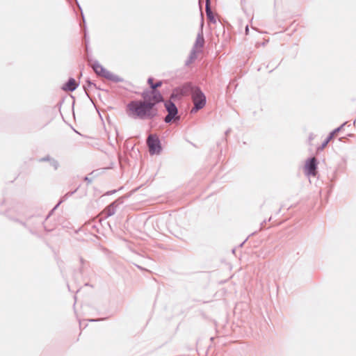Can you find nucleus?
<instances>
[{"label":"nucleus","instance_id":"aec40b11","mask_svg":"<svg viewBox=\"0 0 356 356\" xmlns=\"http://www.w3.org/2000/svg\"><path fill=\"white\" fill-rule=\"evenodd\" d=\"M223 337H225V335H221L220 337H218V336L212 337L210 338V341L211 342H214L215 340L217 339L218 340V343H221L224 344L223 341H222Z\"/></svg>","mask_w":356,"mask_h":356},{"label":"nucleus","instance_id":"473e14b6","mask_svg":"<svg viewBox=\"0 0 356 356\" xmlns=\"http://www.w3.org/2000/svg\"><path fill=\"white\" fill-rule=\"evenodd\" d=\"M75 1H76V3L78 4V3H78V1H77V0H75Z\"/></svg>","mask_w":356,"mask_h":356},{"label":"nucleus","instance_id":"0eeeda50","mask_svg":"<svg viewBox=\"0 0 356 356\" xmlns=\"http://www.w3.org/2000/svg\"><path fill=\"white\" fill-rule=\"evenodd\" d=\"M124 202L123 197H118L117 200L106 206L103 210L102 213L104 214V217L108 218L115 214L117 207L122 204Z\"/></svg>","mask_w":356,"mask_h":356},{"label":"nucleus","instance_id":"7c9ffc66","mask_svg":"<svg viewBox=\"0 0 356 356\" xmlns=\"http://www.w3.org/2000/svg\"><path fill=\"white\" fill-rule=\"evenodd\" d=\"M235 251H236V249H235V248L232 249V252H233L234 254L235 253Z\"/></svg>","mask_w":356,"mask_h":356},{"label":"nucleus","instance_id":"f3484780","mask_svg":"<svg viewBox=\"0 0 356 356\" xmlns=\"http://www.w3.org/2000/svg\"><path fill=\"white\" fill-rule=\"evenodd\" d=\"M78 7L81 11V16H82V22H80V27L81 29V31L83 32H85V31H87V29H86V20H85V17H84V15H83V10H82V8L80 6V5L78 3Z\"/></svg>","mask_w":356,"mask_h":356},{"label":"nucleus","instance_id":"f03ea898","mask_svg":"<svg viewBox=\"0 0 356 356\" xmlns=\"http://www.w3.org/2000/svg\"><path fill=\"white\" fill-rule=\"evenodd\" d=\"M177 94L179 96L190 95L193 104L191 110V113H196L200 110L204 108L207 104V97L201 88L193 85L191 82H187L179 87L173 90L172 97Z\"/></svg>","mask_w":356,"mask_h":356},{"label":"nucleus","instance_id":"cd10ccee","mask_svg":"<svg viewBox=\"0 0 356 356\" xmlns=\"http://www.w3.org/2000/svg\"><path fill=\"white\" fill-rule=\"evenodd\" d=\"M248 238H247L245 240H244V241H243V242H242V243L238 245V247H239V248L243 247V245H244V243L247 241Z\"/></svg>","mask_w":356,"mask_h":356},{"label":"nucleus","instance_id":"f257e3e1","mask_svg":"<svg viewBox=\"0 0 356 356\" xmlns=\"http://www.w3.org/2000/svg\"><path fill=\"white\" fill-rule=\"evenodd\" d=\"M162 85L163 81H157L152 86L153 90L145 89L140 93L142 99L130 101L126 106L128 116L140 120H153L158 117V106L164 101V97L159 90Z\"/></svg>","mask_w":356,"mask_h":356},{"label":"nucleus","instance_id":"9b49d317","mask_svg":"<svg viewBox=\"0 0 356 356\" xmlns=\"http://www.w3.org/2000/svg\"><path fill=\"white\" fill-rule=\"evenodd\" d=\"M38 162L44 163L48 162L49 165L51 166L54 170H57L60 167V163L58 160L51 157L49 154H47L46 156L41 157L38 159Z\"/></svg>","mask_w":356,"mask_h":356},{"label":"nucleus","instance_id":"412c9836","mask_svg":"<svg viewBox=\"0 0 356 356\" xmlns=\"http://www.w3.org/2000/svg\"><path fill=\"white\" fill-rule=\"evenodd\" d=\"M154 79L152 76H149L148 79H147V84L149 85V90H153V88L152 86H154Z\"/></svg>","mask_w":356,"mask_h":356},{"label":"nucleus","instance_id":"b1692460","mask_svg":"<svg viewBox=\"0 0 356 356\" xmlns=\"http://www.w3.org/2000/svg\"><path fill=\"white\" fill-rule=\"evenodd\" d=\"M84 181H87L88 184L92 182V179L89 178L88 176L84 177Z\"/></svg>","mask_w":356,"mask_h":356},{"label":"nucleus","instance_id":"6ab92c4d","mask_svg":"<svg viewBox=\"0 0 356 356\" xmlns=\"http://www.w3.org/2000/svg\"><path fill=\"white\" fill-rule=\"evenodd\" d=\"M83 42H84V44H85V47H86V51H88V42H89V38H88V33H87V31H85L83 32Z\"/></svg>","mask_w":356,"mask_h":356},{"label":"nucleus","instance_id":"bb28decb","mask_svg":"<svg viewBox=\"0 0 356 356\" xmlns=\"http://www.w3.org/2000/svg\"><path fill=\"white\" fill-rule=\"evenodd\" d=\"M135 266L140 270H146L145 268H143L142 266H139V265H137V264H135Z\"/></svg>","mask_w":356,"mask_h":356},{"label":"nucleus","instance_id":"dca6fc26","mask_svg":"<svg viewBox=\"0 0 356 356\" xmlns=\"http://www.w3.org/2000/svg\"><path fill=\"white\" fill-rule=\"evenodd\" d=\"M346 124L347 122H343L339 127H337L336 129L330 131L328 136L332 139L338 133H339L343 129Z\"/></svg>","mask_w":356,"mask_h":356},{"label":"nucleus","instance_id":"9d476101","mask_svg":"<svg viewBox=\"0 0 356 356\" xmlns=\"http://www.w3.org/2000/svg\"><path fill=\"white\" fill-rule=\"evenodd\" d=\"M79 86V82L76 81L74 78L70 77L67 81L62 86L61 89L64 91L73 92Z\"/></svg>","mask_w":356,"mask_h":356},{"label":"nucleus","instance_id":"ddd939ff","mask_svg":"<svg viewBox=\"0 0 356 356\" xmlns=\"http://www.w3.org/2000/svg\"><path fill=\"white\" fill-rule=\"evenodd\" d=\"M201 52H202L201 49H192L190 52L188 58H187V60L185 62V65H189L190 64L193 63L197 59V54Z\"/></svg>","mask_w":356,"mask_h":356},{"label":"nucleus","instance_id":"4be33fe9","mask_svg":"<svg viewBox=\"0 0 356 356\" xmlns=\"http://www.w3.org/2000/svg\"><path fill=\"white\" fill-rule=\"evenodd\" d=\"M17 222H18L19 224H21L23 227H24L25 228H27L29 229V231L32 234H35V232L32 230L31 228L27 226V224L24 222H22L21 220H17Z\"/></svg>","mask_w":356,"mask_h":356},{"label":"nucleus","instance_id":"423d86ee","mask_svg":"<svg viewBox=\"0 0 356 356\" xmlns=\"http://www.w3.org/2000/svg\"><path fill=\"white\" fill-rule=\"evenodd\" d=\"M318 161L315 157H309L304 166L305 175L307 177H315L318 173Z\"/></svg>","mask_w":356,"mask_h":356},{"label":"nucleus","instance_id":"1a4fd4ad","mask_svg":"<svg viewBox=\"0 0 356 356\" xmlns=\"http://www.w3.org/2000/svg\"><path fill=\"white\" fill-rule=\"evenodd\" d=\"M78 190V188H76L74 191H70V192H67L65 195H64L63 197H60V200L58 201V202L55 205V207L51 209V211L49 213V214L46 216V218H44V220H42V219H40L37 221V223H41L44 226V228H45V226H44V222L49 218V216L51 215V213L60 206V204L61 203H63V202H65V200H67V198L70 196H72L73 194H74Z\"/></svg>","mask_w":356,"mask_h":356},{"label":"nucleus","instance_id":"a878e982","mask_svg":"<svg viewBox=\"0 0 356 356\" xmlns=\"http://www.w3.org/2000/svg\"><path fill=\"white\" fill-rule=\"evenodd\" d=\"M314 138V135L313 134H310L309 136V140L312 141Z\"/></svg>","mask_w":356,"mask_h":356},{"label":"nucleus","instance_id":"5701e85b","mask_svg":"<svg viewBox=\"0 0 356 356\" xmlns=\"http://www.w3.org/2000/svg\"><path fill=\"white\" fill-rule=\"evenodd\" d=\"M116 191H117L116 190L109 191H107V192L105 193V195H112V194H113V193H116Z\"/></svg>","mask_w":356,"mask_h":356},{"label":"nucleus","instance_id":"39448f33","mask_svg":"<svg viewBox=\"0 0 356 356\" xmlns=\"http://www.w3.org/2000/svg\"><path fill=\"white\" fill-rule=\"evenodd\" d=\"M168 112V115L164 118L163 120L165 123L168 124L175 120L178 115V108L176 104L170 99L162 102Z\"/></svg>","mask_w":356,"mask_h":356},{"label":"nucleus","instance_id":"a211bd4d","mask_svg":"<svg viewBox=\"0 0 356 356\" xmlns=\"http://www.w3.org/2000/svg\"><path fill=\"white\" fill-rule=\"evenodd\" d=\"M331 140L332 138L329 136H327L326 138L323 140V142L321 143V145L317 147V151H323L327 147V145H328Z\"/></svg>","mask_w":356,"mask_h":356},{"label":"nucleus","instance_id":"f8f14e48","mask_svg":"<svg viewBox=\"0 0 356 356\" xmlns=\"http://www.w3.org/2000/svg\"><path fill=\"white\" fill-rule=\"evenodd\" d=\"M211 0H206L205 10L207 17L210 23L216 24V18L210 6Z\"/></svg>","mask_w":356,"mask_h":356},{"label":"nucleus","instance_id":"c85d7f7f","mask_svg":"<svg viewBox=\"0 0 356 356\" xmlns=\"http://www.w3.org/2000/svg\"><path fill=\"white\" fill-rule=\"evenodd\" d=\"M230 131H231V129H227V130L225 132V136H228V134L230 133Z\"/></svg>","mask_w":356,"mask_h":356},{"label":"nucleus","instance_id":"4468645a","mask_svg":"<svg viewBox=\"0 0 356 356\" xmlns=\"http://www.w3.org/2000/svg\"><path fill=\"white\" fill-rule=\"evenodd\" d=\"M83 89L86 92V94L87 95V96L89 97V90H91L92 88H95L96 90H100V88L99 87H97L96 86V84L92 81H91L90 79H87L86 81V84H84L83 86Z\"/></svg>","mask_w":356,"mask_h":356},{"label":"nucleus","instance_id":"c756f323","mask_svg":"<svg viewBox=\"0 0 356 356\" xmlns=\"http://www.w3.org/2000/svg\"><path fill=\"white\" fill-rule=\"evenodd\" d=\"M266 220H264L263 222L261 223V226L263 227L264 226V224H266Z\"/></svg>","mask_w":356,"mask_h":356},{"label":"nucleus","instance_id":"6e6552de","mask_svg":"<svg viewBox=\"0 0 356 356\" xmlns=\"http://www.w3.org/2000/svg\"><path fill=\"white\" fill-rule=\"evenodd\" d=\"M203 25H204V20L203 18H202L201 24H200V29L197 33L196 40L193 44V49H201L204 48L205 44V40L204 37L203 33Z\"/></svg>","mask_w":356,"mask_h":356},{"label":"nucleus","instance_id":"2f4dec72","mask_svg":"<svg viewBox=\"0 0 356 356\" xmlns=\"http://www.w3.org/2000/svg\"><path fill=\"white\" fill-rule=\"evenodd\" d=\"M96 320L90 319V321H95Z\"/></svg>","mask_w":356,"mask_h":356},{"label":"nucleus","instance_id":"2eb2a0df","mask_svg":"<svg viewBox=\"0 0 356 356\" xmlns=\"http://www.w3.org/2000/svg\"><path fill=\"white\" fill-rule=\"evenodd\" d=\"M80 264L81 265H80L78 273H79L80 275H83L88 266H89V263L87 261H86L84 259H83L82 257H80Z\"/></svg>","mask_w":356,"mask_h":356},{"label":"nucleus","instance_id":"20e7f679","mask_svg":"<svg viewBox=\"0 0 356 356\" xmlns=\"http://www.w3.org/2000/svg\"><path fill=\"white\" fill-rule=\"evenodd\" d=\"M147 145L151 155L160 154L163 150L161 140L156 134H150L147 139Z\"/></svg>","mask_w":356,"mask_h":356},{"label":"nucleus","instance_id":"393cba45","mask_svg":"<svg viewBox=\"0 0 356 356\" xmlns=\"http://www.w3.org/2000/svg\"><path fill=\"white\" fill-rule=\"evenodd\" d=\"M245 35H248L249 34V26H248V25H246V26L245 28Z\"/></svg>","mask_w":356,"mask_h":356},{"label":"nucleus","instance_id":"7ed1b4c3","mask_svg":"<svg viewBox=\"0 0 356 356\" xmlns=\"http://www.w3.org/2000/svg\"><path fill=\"white\" fill-rule=\"evenodd\" d=\"M92 69L99 76H102L106 79L114 83L124 82V79L113 74L103 67L97 60H95L92 65Z\"/></svg>","mask_w":356,"mask_h":356}]
</instances>
